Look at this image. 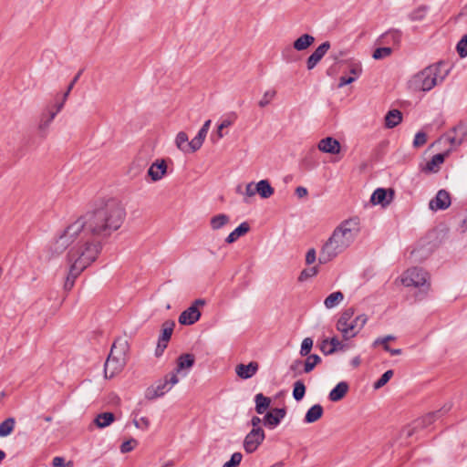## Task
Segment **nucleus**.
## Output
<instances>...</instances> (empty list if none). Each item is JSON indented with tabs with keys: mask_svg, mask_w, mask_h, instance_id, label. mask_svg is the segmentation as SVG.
Segmentation results:
<instances>
[{
	"mask_svg": "<svg viewBox=\"0 0 467 467\" xmlns=\"http://www.w3.org/2000/svg\"><path fill=\"white\" fill-rule=\"evenodd\" d=\"M450 205L451 196L445 190H440L436 196L430 202V208L433 211L445 210Z\"/></svg>",
	"mask_w": 467,
	"mask_h": 467,
	"instance_id": "nucleus-12",
	"label": "nucleus"
},
{
	"mask_svg": "<svg viewBox=\"0 0 467 467\" xmlns=\"http://www.w3.org/2000/svg\"><path fill=\"white\" fill-rule=\"evenodd\" d=\"M232 125V121L228 119H224L222 121V123L218 126V137L223 138L222 130H224V128H227Z\"/></svg>",
	"mask_w": 467,
	"mask_h": 467,
	"instance_id": "nucleus-57",
	"label": "nucleus"
},
{
	"mask_svg": "<svg viewBox=\"0 0 467 467\" xmlns=\"http://www.w3.org/2000/svg\"><path fill=\"white\" fill-rule=\"evenodd\" d=\"M167 172V164L164 160H157L148 170L151 181H160Z\"/></svg>",
	"mask_w": 467,
	"mask_h": 467,
	"instance_id": "nucleus-14",
	"label": "nucleus"
},
{
	"mask_svg": "<svg viewBox=\"0 0 467 467\" xmlns=\"http://www.w3.org/2000/svg\"><path fill=\"white\" fill-rule=\"evenodd\" d=\"M99 255V245L82 247L73 244L67 254V259L71 263L69 272L65 280L64 289L70 291L75 284V279L93 263Z\"/></svg>",
	"mask_w": 467,
	"mask_h": 467,
	"instance_id": "nucleus-3",
	"label": "nucleus"
},
{
	"mask_svg": "<svg viewBox=\"0 0 467 467\" xmlns=\"http://www.w3.org/2000/svg\"><path fill=\"white\" fill-rule=\"evenodd\" d=\"M324 413V409L320 404H315L306 411L304 421L306 423H313L318 420Z\"/></svg>",
	"mask_w": 467,
	"mask_h": 467,
	"instance_id": "nucleus-20",
	"label": "nucleus"
},
{
	"mask_svg": "<svg viewBox=\"0 0 467 467\" xmlns=\"http://www.w3.org/2000/svg\"><path fill=\"white\" fill-rule=\"evenodd\" d=\"M301 366H303V361L300 359H296L290 365L289 368L291 371H294L296 375H299L303 372V370H300Z\"/></svg>",
	"mask_w": 467,
	"mask_h": 467,
	"instance_id": "nucleus-53",
	"label": "nucleus"
},
{
	"mask_svg": "<svg viewBox=\"0 0 467 467\" xmlns=\"http://www.w3.org/2000/svg\"><path fill=\"white\" fill-rule=\"evenodd\" d=\"M230 222V217L224 213H219L211 218L210 225L213 230H219Z\"/></svg>",
	"mask_w": 467,
	"mask_h": 467,
	"instance_id": "nucleus-32",
	"label": "nucleus"
},
{
	"mask_svg": "<svg viewBox=\"0 0 467 467\" xmlns=\"http://www.w3.org/2000/svg\"><path fill=\"white\" fill-rule=\"evenodd\" d=\"M354 314L355 310L353 307L347 308L341 313L336 324V327L339 332H346L345 326H347V323L352 320Z\"/></svg>",
	"mask_w": 467,
	"mask_h": 467,
	"instance_id": "nucleus-22",
	"label": "nucleus"
},
{
	"mask_svg": "<svg viewBox=\"0 0 467 467\" xmlns=\"http://www.w3.org/2000/svg\"><path fill=\"white\" fill-rule=\"evenodd\" d=\"M393 194L394 192L391 189L388 192L384 188H378L373 192L370 202L375 205L380 204L385 207L391 202Z\"/></svg>",
	"mask_w": 467,
	"mask_h": 467,
	"instance_id": "nucleus-13",
	"label": "nucleus"
},
{
	"mask_svg": "<svg viewBox=\"0 0 467 467\" xmlns=\"http://www.w3.org/2000/svg\"><path fill=\"white\" fill-rule=\"evenodd\" d=\"M306 386H305V383L303 382V380H296L294 384H293V398L296 400V401H300L303 400V398L305 397V394H306Z\"/></svg>",
	"mask_w": 467,
	"mask_h": 467,
	"instance_id": "nucleus-37",
	"label": "nucleus"
},
{
	"mask_svg": "<svg viewBox=\"0 0 467 467\" xmlns=\"http://www.w3.org/2000/svg\"><path fill=\"white\" fill-rule=\"evenodd\" d=\"M348 384L346 381H341L329 392L328 398L331 401L341 400L348 390Z\"/></svg>",
	"mask_w": 467,
	"mask_h": 467,
	"instance_id": "nucleus-19",
	"label": "nucleus"
},
{
	"mask_svg": "<svg viewBox=\"0 0 467 467\" xmlns=\"http://www.w3.org/2000/svg\"><path fill=\"white\" fill-rule=\"evenodd\" d=\"M402 37V32L400 29H390L380 36V41L383 44L399 46Z\"/></svg>",
	"mask_w": 467,
	"mask_h": 467,
	"instance_id": "nucleus-18",
	"label": "nucleus"
},
{
	"mask_svg": "<svg viewBox=\"0 0 467 467\" xmlns=\"http://www.w3.org/2000/svg\"><path fill=\"white\" fill-rule=\"evenodd\" d=\"M263 421V420H261L258 416H254L252 419H251V424L253 426V429H255V428H260L259 425L260 423Z\"/></svg>",
	"mask_w": 467,
	"mask_h": 467,
	"instance_id": "nucleus-62",
	"label": "nucleus"
},
{
	"mask_svg": "<svg viewBox=\"0 0 467 467\" xmlns=\"http://www.w3.org/2000/svg\"><path fill=\"white\" fill-rule=\"evenodd\" d=\"M316 259H317L316 250L314 248L309 249L306 255V263L307 265H311L316 261Z\"/></svg>",
	"mask_w": 467,
	"mask_h": 467,
	"instance_id": "nucleus-55",
	"label": "nucleus"
},
{
	"mask_svg": "<svg viewBox=\"0 0 467 467\" xmlns=\"http://www.w3.org/2000/svg\"><path fill=\"white\" fill-rule=\"evenodd\" d=\"M344 345L338 340L337 337L332 338H325L320 345V350L325 356L332 355L338 349H343Z\"/></svg>",
	"mask_w": 467,
	"mask_h": 467,
	"instance_id": "nucleus-16",
	"label": "nucleus"
},
{
	"mask_svg": "<svg viewBox=\"0 0 467 467\" xmlns=\"http://www.w3.org/2000/svg\"><path fill=\"white\" fill-rule=\"evenodd\" d=\"M174 327L175 323L173 321H165L162 324L161 335L159 337L158 341L168 344L171 337Z\"/></svg>",
	"mask_w": 467,
	"mask_h": 467,
	"instance_id": "nucleus-30",
	"label": "nucleus"
},
{
	"mask_svg": "<svg viewBox=\"0 0 467 467\" xmlns=\"http://www.w3.org/2000/svg\"><path fill=\"white\" fill-rule=\"evenodd\" d=\"M127 344H119L115 341L111 347L109 357L104 364L105 378L111 379L119 373L126 364Z\"/></svg>",
	"mask_w": 467,
	"mask_h": 467,
	"instance_id": "nucleus-5",
	"label": "nucleus"
},
{
	"mask_svg": "<svg viewBox=\"0 0 467 467\" xmlns=\"http://www.w3.org/2000/svg\"><path fill=\"white\" fill-rule=\"evenodd\" d=\"M456 50L460 57L463 58L467 57V34H465L457 43Z\"/></svg>",
	"mask_w": 467,
	"mask_h": 467,
	"instance_id": "nucleus-44",
	"label": "nucleus"
},
{
	"mask_svg": "<svg viewBox=\"0 0 467 467\" xmlns=\"http://www.w3.org/2000/svg\"><path fill=\"white\" fill-rule=\"evenodd\" d=\"M360 231L358 218L343 221L335 228L330 237L321 247L318 261L327 264L347 250L355 241Z\"/></svg>",
	"mask_w": 467,
	"mask_h": 467,
	"instance_id": "nucleus-2",
	"label": "nucleus"
},
{
	"mask_svg": "<svg viewBox=\"0 0 467 467\" xmlns=\"http://www.w3.org/2000/svg\"><path fill=\"white\" fill-rule=\"evenodd\" d=\"M430 10V7L426 5H421L418 6L417 8L413 9L409 15L408 18L412 21H422L425 19L428 12Z\"/></svg>",
	"mask_w": 467,
	"mask_h": 467,
	"instance_id": "nucleus-29",
	"label": "nucleus"
},
{
	"mask_svg": "<svg viewBox=\"0 0 467 467\" xmlns=\"http://www.w3.org/2000/svg\"><path fill=\"white\" fill-rule=\"evenodd\" d=\"M250 231V225L248 223L244 222L239 224L232 233L229 234V235L226 237L225 242L227 244H233L237 239L245 234H247Z\"/></svg>",
	"mask_w": 467,
	"mask_h": 467,
	"instance_id": "nucleus-21",
	"label": "nucleus"
},
{
	"mask_svg": "<svg viewBox=\"0 0 467 467\" xmlns=\"http://www.w3.org/2000/svg\"><path fill=\"white\" fill-rule=\"evenodd\" d=\"M394 339H395V337H393V336H391V335H389V336H386V337H379V338H377V339L374 341L373 345H374V346H377V345H379V343H388L389 341H390V340H394Z\"/></svg>",
	"mask_w": 467,
	"mask_h": 467,
	"instance_id": "nucleus-59",
	"label": "nucleus"
},
{
	"mask_svg": "<svg viewBox=\"0 0 467 467\" xmlns=\"http://www.w3.org/2000/svg\"><path fill=\"white\" fill-rule=\"evenodd\" d=\"M194 361L195 358L192 354H182L177 359L176 370L179 372L182 369L190 368L193 366Z\"/></svg>",
	"mask_w": 467,
	"mask_h": 467,
	"instance_id": "nucleus-31",
	"label": "nucleus"
},
{
	"mask_svg": "<svg viewBox=\"0 0 467 467\" xmlns=\"http://www.w3.org/2000/svg\"><path fill=\"white\" fill-rule=\"evenodd\" d=\"M313 347V339L311 337H306L303 339L300 348V355L302 357H306L307 355H310V351Z\"/></svg>",
	"mask_w": 467,
	"mask_h": 467,
	"instance_id": "nucleus-45",
	"label": "nucleus"
},
{
	"mask_svg": "<svg viewBox=\"0 0 467 467\" xmlns=\"http://www.w3.org/2000/svg\"><path fill=\"white\" fill-rule=\"evenodd\" d=\"M125 217V209L118 200L108 199L102 202L64 229L50 244L47 249L48 258L61 254L73 244L82 247L98 244L99 253L101 250L99 239L107 238L119 229Z\"/></svg>",
	"mask_w": 467,
	"mask_h": 467,
	"instance_id": "nucleus-1",
	"label": "nucleus"
},
{
	"mask_svg": "<svg viewBox=\"0 0 467 467\" xmlns=\"http://www.w3.org/2000/svg\"><path fill=\"white\" fill-rule=\"evenodd\" d=\"M353 323L360 327V330L364 327L368 321V317L364 314L358 315L356 317H352Z\"/></svg>",
	"mask_w": 467,
	"mask_h": 467,
	"instance_id": "nucleus-52",
	"label": "nucleus"
},
{
	"mask_svg": "<svg viewBox=\"0 0 467 467\" xmlns=\"http://www.w3.org/2000/svg\"><path fill=\"white\" fill-rule=\"evenodd\" d=\"M345 327H346V332H340L345 340H348V339L356 337L360 331V327H358V326H356L353 323V320L347 323V326H345Z\"/></svg>",
	"mask_w": 467,
	"mask_h": 467,
	"instance_id": "nucleus-39",
	"label": "nucleus"
},
{
	"mask_svg": "<svg viewBox=\"0 0 467 467\" xmlns=\"http://www.w3.org/2000/svg\"><path fill=\"white\" fill-rule=\"evenodd\" d=\"M16 420L12 417L5 419L0 423V437H6L12 433L15 429Z\"/></svg>",
	"mask_w": 467,
	"mask_h": 467,
	"instance_id": "nucleus-36",
	"label": "nucleus"
},
{
	"mask_svg": "<svg viewBox=\"0 0 467 467\" xmlns=\"http://www.w3.org/2000/svg\"><path fill=\"white\" fill-rule=\"evenodd\" d=\"M285 414L286 410L285 408L273 409L265 415L263 419L264 425L269 429H274L281 422Z\"/></svg>",
	"mask_w": 467,
	"mask_h": 467,
	"instance_id": "nucleus-10",
	"label": "nucleus"
},
{
	"mask_svg": "<svg viewBox=\"0 0 467 467\" xmlns=\"http://www.w3.org/2000/svg\"><path fill=\"white\" fill-rule=\"evenodd\" d=\"M356 80V78L341 76L339 78L338 88H342L346 85H349Z\"/></svg>",
	"mask_w": 467,
	"mask_h": 467,
	"instance_id": "nucleus-56",
	"label": "nucleus"
},
{
	"mask_svg": "<svg viewBox=\"0 0 467 467\" xmlns=\"http://www.w3.org/2000/svg\"><path fill=\"white\" fill-rule=\"evenodd\" d=\"M254 191H257V193L263 199H267L271 197L275 192L274 188L271 186L270 182L267 180L259 181L255 185Z\"/></svg>",
	"mask_w": 467,
	"mask_h": 467,
	"instance_id": "nucleus-23",
	"label": "nucleus"
},
{
	"mask_svg": "<svg viewBox=\"0 0 467 467\" xmlns=\"http://www.w3.org/2000/svg\"><path fill=\"white\" fill-rule=\"evenodd\" d=\"M115 420V416L112 412H103L99 414L94 422L99 428H105L111 424Z\"/></svg>",
	"mask_w": 467,
	"mask_h": 467,
	"instance_id": "nucleus-33",
	"label": "nucleus"
},
{
	"mask_svg": "<svg viewBox=\"0 0 467 467\" xmlns=\"http://www.w3.org/2000/svg\"><path fill=\"white\" fill-rule=\"evenodd\" d=\"M318 150L330 154H337L340 151V143L337 140L332 137H327L322 139L318 142Z\"/></svg>",
	"mask_w": 467,
	"mask_h": 467,
	"instance_id": "nucleus-17",
	"label": "nucleus"
},
{
	"mask_svg": "<svg viewBox=\"0 0 467 467\" xmlns=\"http://www.w3.org/2000/svg\"><path fill=\"white\" fill-rule=\"evenodd\" d=\"M254 188L253 183H248L245 187V195L248 197L254 196L255 193H257V191H254Z\"/></svg>",
	"mask_w": 467,
	"mask_h": 467,
	"instance_id": "nucleus-61",
	"label": "nucleus"
},
{
	"mask_svg": "<svg viewBox=\"0 0 467 467\" xmlns=\"http://www.w3.org/2000/svg\"><path fill=\"white\" fill-rule=\"evenodd\" d=\"M445 156L441 153H438L432 156V158L426 163L424 168L425 171L437 172L440 170L441 164L444 162Z\"/></svg>",
	"mask_w": 467,
	"mask_h": 467,
	"instance_id": "nucleus-25",
	"label": "nucleus"
},
{
	"mask_svg": "<svg viewBox=\"0 0 467 467\" xmlns=\"http://www.w3.org/2000/svg\"><path fill=\"white\" fill-rule=\"evenodd\" d=\"M392 53V48L389 47H378L374 50L372 57L374 59H382L390 56Z\"/></svg>",
	"mask_w": 467,
	"mask_h": 467,
	"instance_id": "nucleus-43",
	"label": "nucleus"
},
{
	"mask_svg": "<svg viewBox=\"0 0 467 467\" xmlns=\"http://www.w3.org/2000/svg\"><path fill=\"white\" fill-rule=\"evenodd\" d=\"M53 465L55 467H63L65 464H64V459L61 458V457H55L53 459Z\"/></svg>",
	"mask_w": 467,
	"mask_h": 467,
	"instance_id": "nucleus-63",
	"label": "nucleus"
},
{
	"mask_svg": "<svg viewBox=\"0 0 467 467\" xmlns=\"http://www.w3.org/2000/svg\"><path fill=\"white\" fill-rule=\"evenodd\" d=\"M392 376H393V370L389 369V370L385 371L381 375V377L377 381L374 382V385H373L374 389H379L382 388L383 386H385L388 383V381L392 378Z\"/></svg>",
	"mask_w": 467,
	"mask_h": 467,
	"instance_id": "nucleus-41",
	"label": "nucleus"
},
{
	"mask_svg": "<svg viewBox=\"0 0 467 467\" xmlns=\"http://www.w3.org/2000/svg\"><path fill=\"white\" fill-rule=\"evenodd\" d=\"M82 74V70H80L76 76L75 78L72 79V81L69 83L65 94H64V100L67 99V96L69 95L71 89L73 88L74 85L77 83V81L78 80L80 75Z\"/></svg>",
	"mask_w": 467,
	"mask_h": 467,
	"instance_id": "nucleus-54",
	"label": "nucleus"
},
{
	"mask_svg": "<svg viewBox=\"0 0 467 467\" xmlns=\"http://www.w3.org/2000/svg\"><path fill=\"white\" fill-rule=\"evenodd\" d=\"M138 441L135 439H130L120 445V451L122 453H127L131 451L135 446L137 445Z\"/></svg>",
	"mask_w": 467,
	"mask_h": 467,
	"instance_id": "nucleus-49",
	"label": "nucleus"
},
{
	"mask_svg": "<svg viewBox=\"0 0 467 467\" xmlns=\"http://www.w3.org/2000/svg\"><path fill=\"white\" fill-rule=\"evenodd\" d=\"M259 365L255 361H251L249 364H239L235 367V372L242 379H251L256 374Z\"/></svg>",
	"mask_w": 467,
	"mask_h": 467,
	"instance_id": "nucleus-15",
	"label": "nucleus"
},
{
	"mask_svg": "<svg viewBox=\"0 0 467 467\" xmlns=\"http://www.w3.org/2000/svg\"><path fill=\"white\" fill-rule=\"evenodd\" d=\"M401 281L405 286L420 287L422 292H427L431 285L429 274L420 267H411L408 269L403 274Z\"/></svg>",
	"mask_w": 467,
	"mask_h": 467,
	"instance_id": "nucleus-6",
	"label": "nucleus"
},
{
	"mask_svg": "<svg viewBox=\"0 0 467 467\" xmlns=\"http://www.w3.org/2000/svg\"><path fill=\"white\" fill-rule=\"evenodd\" d=\"M427 141V137H426V134L424 132H418L416 133L415 137H414V140H413V145L415 147H420L422 145H424Z\"/></svg>",
	"mask_w": 467,
	"mask_h": 467,
	"instance_id": "nucleus-50",
	"label": "nucleus"
},
{
	"mask_svg": "<svg viewBox=\"0 0 467 467\" xmlns=\"http://www.w3.org/2000/svg\"><path fill=\"white\" fill-rule=\"evenodd\" d=\"M306 357V359L303 361V372L309 373L321 362V358L317 354L307 355Z\"/></svg>",
	"mask_w": 467,
	"mask_h": 467,
	"instance_id": "nucleus-34",
	"label": "nucleus"
},
{
	"mask_svg": "<svg viewBox=\"0 0 467 467\" xmlns=\"http://www.w3.org/2000/svg\"><path fill=\"white\" fill-rule=\"evenodd\" d=\"M175 143L178 149H180L184 153H187V149L189 147V138L188 135L184 131H180L175 139Z\"/></svg>",
	"mask_w": 467,
	"mask_h": 467,
	"instance_id": "nucleus-38",
	"label": "nucleus"
},
{
	"mask_svg": "<svg viewBox=\"0 0 467 467\" xmlns=\"http://www.w3.org/2000/svg\"><path fill=\"white\" fill-rule=\"evenodd\" d=\"M255 411L258 414H263L268 409L271 400L265 397L263 393H258L254 396Z\"/></svg>",
	"mask_w": 467,
	"mask_h": 467,
	"instance_id": "nucleus-28",
	"label": "nucleus"
},
{
	"mask_svg": "<svg viewBox=\"0 0 467 467\" xmlns=\"http://www.w3.org/2000/svg\"><path fill=\"white\" fill-rule=\"evenodd\" d=\"M203 143V140L195 136L192 140H190L189 147L187 149V153H193L198 150Z\"/></svg>",
	"mask_w": 467,
	"mask_h": 467,
	"instance_id": "nucleus-48",
	"label": "nucleus"
},
{
	"mask_svg": "<svg viewBox=\"0 0 467 467\" xmlns=\"http://www.w3.org/2000/svg\"><path fill=\"white\" fill-rule=\"evenodd\" d=\"M329 48L330 43L328 41H325L320 46H318L306 60L307 69H313L318 64V62L324 57V56L327 54Z\"/></svg>",
	"mask_w": 467,
	"mask_h": 467,
	"instance_id": "nucleus-11",
	"label": "nucleus"
},
{
	"mask_svg": "<svg viewBox=\"0 0 467 467\" xmlns=\"http://www.w3.org/2000/svg\"><path fill=\"white\" fill-rule=\"evenodd\" d=\"M348 71L351 75V78H358L362 74V66L359 61L351 60L348 62Z\"/></svg>",
	"mask_w": 467,
	"mask_h": 467,
	"instance_id": "nucleus-40",
	"label": "nucleus"
},
{
	"mask_svg": "<svg viewBox=\"0 0 467 467\" xmlns=\"http://www.w3.org/2000/svg\"><path fill=\"white\" fill-rule=\"evenodd\" d=\"M402 120V113L399 109L389 110L385 117V126L389 129L395 128Z\"/></svg>",
	"mask_w": 467,
	"mask_h": 467,
	"instance_id": "nucleus-24",
	"label": "nucleus"
},
{
	"mask_svg": "<svg viewBox=\"0 0 467 467\" xmlns=\"http://www.w3.org/2000/svg\"><path fill=\"white\" fill-rule=\"evenodd\" d=\"M446 67L444 62H439L425 67L415 74L409 80V88L412 91H430L437 84L441 67Z\"/></svg>",
	"mask_w": 467,
	"mask_h": 467,
	"instance_id": "nucleus-4",
	"label": "nucleus"
},
{
	"mask_svg": "<svg viewBox=\"0 0 467 467\" xmlns=\"http://www.w3.org/2000/svg\"><path fill=\"white\" fill-rule=\"evenodd\" d=\"M307 193H308L307 189L303 186H298L296 189V194L297 195L298 198L306 197L307 195Z\"/></svg>",
	"mask_w": 467,
	"mask_h": 467,
	"instance_id": "nucleus-60",
	"label": "nucleus"
},
{
	"mask_svg": "<svg viewBox=\"0 0 467 467\" xmlns=\"http://www.w3.org/2000/svg\"><path fill=\"white\" fill-rule=\"evenodd\" d=\"M242 459L243 455L241 452H234L232 454L231 459L226 462L223 467H238Z\"/></svg>",
	"mask_w": 467,
	"mask_h": 467,
	"instance_id": "nucleus-46",
	"label": "nucleus"
},
{
	"mask_svg": "<svg viewBox=\"0 0 467 467\" xmlns=\"http://www.w3.org/2000/svg\"><path fill=\"white\" fill-rule=\"evenodd\" d=\"M439 413V411H436V412H432V413H430L429 415H427L425 418H424V421H427L428 422H431L434 418L436 417V415Z\"/></svg>",
	"mask_w": 467,
	"mask_h": 467,
	"instance_id": "nucleus-64",
	"label": "nucleus"
},
{
	"mask_svg": "<svg viewBox=\"0 0 467 467\" xmlns=\"http://www.w3.org/2000/svg\"><path fill=\"white\" fill-rule=\"evenodd\" d=\"M134 425L142 430H147L150 427V420L146 417H140L134 420Z\"/></svg>",
	"mask_w": 467,
	"mask_h": 467,
	"instance_id": "nucleus-51",
	"label": "nucleus"
},
{
	"mask_svg": "<svg viewBox=\"0 0 467 467\" xmlns=\"http://www.w3.org/2000/svg\"><path fill=\"white\" fill-rule=\"evenodd\" d=\"M178 382V377L175 373H172L165 378L163 381H160L154 388L148 389L147 397L149 399H155L163 396L168 392L173 385Z\"/></svg>",
	"mask_w": 467,
	"mask_h": 467,
	"instance_id": "nucleus-8",
	"label": "nucleus"
},
{
	"mask_svg": "<svg viewBox=\"0 0 467 467\" xmlns=\"http://www.w3.org/2000/svg\"><path fill=\"white\" fill-rule=\"evenodd\" d=\"M167 346H168V344L158 341L157 348L155 350V355L157 357L161 356L163 354L165 348H167Z\"/></svg>",
	"mask_w": 467,
	"mask_h": 467,
	"instance_id": "nucleus-58",
	"label": "nucleus"
},
{
	"mask_svg": "<svg viewBox=\"0 0 467 467\" xmlns=\"http://www.w3.org/2000/svg\"><path fill=\"white\" fill-rule=\"evenodd\" d=\"M344 299V295L340 291L331 293L324 301L327 308L337 306Z\"/></svg>",
	"mask_w": 467,
	"mask_h": 467,
	"instance_id": "nucleus-35",
	"label": "nucleus"
},
{
	"mask_svg": "<svg viewBox=\"0 0 467 467\" xmlns=\"http://www.w3.org/2000/svg\"><path fill=\"white\" fill-rule=\"evenodd\" d=\"M62 108L63 102L57 106L56 111H48L47 113H43L39 121V130H45L46 129H47L49 124L53 121L56 115L61 110Z\"/></svg>",
	"mask_w": 467,
	"mask_h": 467,
	"instance_id": "nucleus-27",
	"label": "nucleus"
},
{
	"mask_svg": "<svg viewBox=\"0 0 467 467\" xmlns=\"http://www.w3.org/2000/svg\"><path fill=\"white\" fill-rule=\"evenodd\" d=\"M265 431L262 428L252 429L244 438V448L247 453H252L257 450L259 445L265 440Z\"/></svg>",
	"mask_w": 467,
	"mask_h": 467,
	"instance_id": "nucleus-9",
	"label": "nucleus"
},
{
	"mask_svg": "<svg viewBox=\"0 0 467 467\" xmlns=\"http://www.w3.org/2000/svg\"><path fill=\"white\" fill-rule=\"evenodd\" d=\"M315 41V37L309 34H304L295 40L293 47L297 51H302L310 47Z\"/></svg>",
	"mask_w": 467,
	"mask_h": 467,
	"instance_id": "nucleus-26",
	"label": "nucleus"
},
{
	"mask_svg": "<svg viewBox=\"0 0 467 467\" xmlns=\"http://www.w3.org/2000/svg\"><path fill=\"white\" fill-rule=\"evenodd\" d=\"M317 274V267L311 266L309 268L304 269L298 277L299 281L303 282L308 279L309 277L315 276Z\"/></svg>",
	"mask_w": 467,
	"mask_h": 467,
	"instance_id": "nucleus-47",
	"label": "nucleus"
},
{
	"mask_svg": "<svg viewBox=\"0 0 467 467\" xmlns=\"http://www.w3.org/2000/svg\"><path fill=\"white\" fill-rule=\"evenodd\" d=\"M204 305V299L199 298L194 300L191 306L181 313L179 317V323L184 326H190L196 323L201 317L199 307Z\"/></svg>",
	"mask_w": 467,
	"mask_h": 467,
	"instance_id": "nucleus-7",
	"label": "nucleus"
},
{
	"mask_svg": "<svg viewBox=\"0 0 467 467\" xmlns=\"http://www.w3.org/2000/svg\"><path fill=\"white\" fill-rule=\"evenodd\" d=\"M276 95V91L275 89H269L265 91L263 95V98L259 100L258 106L260 108H265L271 103L274 98Z\"/></svg>",
	"mask_w": 467,
	"mask_h": 467,
	"instance_id": "nucleus-42",
	"label": "nucleus"
}]
</instances>
